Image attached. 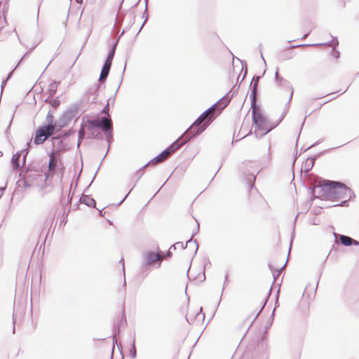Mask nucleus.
Listing matches in <instances>:
<instances>
[{
	"label": "nucleus",
	"mask_w": 359,
	"mask_h": 359,
	"mask_svg": "<svg viewBox=\"0 0 359 359\" xmlns=\"http://www.w3.org/2000/svg\"><path fill=\"white\" fill-rule=\"evenodd\" d=\"M84 135H85V131H84V129L82 127L79 131V139H83V137H84Z\"/></svg>",
	"instance_id": "obj_15"
},
{
	"label": "nucleus",
	"mask_w": 359,
	"mask_h": 359,
	"mask_svg": "<svg viewBox=\"0 0 359 359\" xmlns=\"http://www.w3.org/2000/svg\"><path fill=\"white\" fill-rule=\"evenodd\" d=\"M163 258V255H161L160 252L147 251L142 256V264L144 266H147L158 262V265L160 266Z\"/></svg>",
	"instance_id": "obj_7"
},
{
	"label": "nucleus",
	"mask_w": 359,
	"mask_h": 359,
	"mask_svg": "<svg viewBox=\"0 0 359 359\" xmlns=\"http://www.w3.org/2000/svg\"><path fill=\"white\" fill-rule=\"evenodd\" d=\"M180 147L181 144H178L177 142H175L166 149H165L163 152H161L159 155L151 159L149 162V165H156L157 164L164 162L171 156L172 154H173Z\"/></svg>",
	"instance_id": "obj_6"
},
{
	"label": "nucleus",
	"mask_w": 359,
	"mask_h": 359,
	"mask_svg": "<svg viewBox=\"0 0 359 359\" xmlns=\"http://www.w3.org/2000/svg\"><path fill=\"white\" fill-rule=\"evenodd\" d=\"M111 64H112V61H111L109 60H106L103 67L110 69Z\"/></svg>",
	"instance_id": "obj_17"
},
{
	"label": "nucleus",
	"mask_w": 359,
	"mask_h": 359,
	"mask_svg": "<svg viewBox=\"0 0 359 359\" xmlns=\"http://www.w3.org/2000/svg\"><path fill=\"white\" fill-rule=\"evenodd\" d=\"M324 197L327 200L338 201L345 199L348 189L343 184L337 182H327L323 187Z\"/></svg>",
	"instance_id": "obj_2"
},
{
	"label": "nucleus",
	"mask_w": 359,
	"mask_h": 359,
	"mask_svg": "<svg viewBox=\"0 0 359 359\" xmlns=\"http://www.w3.org/2000/svg\"><path fill=\"white\" fill-rule=\"evenodd\" d=\"M90 201H91V202H92V204H93V205H95V201H94V200L91 199Z\"/></svg>",
	"instance_id": "obj_18"
},
{
	"label": "nucleus",
	"mask_w": 359,
	"mask_h": 359,
	"mask_svg": "<svg viewBox=\"0 0 359 359\" xmlns=\"http://www.w3.org/2000/svg\"><path fill=\"white\" fill-rule=\"evenodd\" d=\"M50 104L54 107L57 108L60 105V100L57 99H53L49 101Z\"/></svg>",
	"instance_id": "obj_12"
},
{
	"label": "nucleus",
	"mask_w": 359,
	"mask_h": 359,
	"mask_svg": "<svg viewBox=\"0 0 359 359\" xmlns=\"http://www.w3.org/2000/svg\"><path fill=\"white\" fill-rule=\"evenodd\" d=\"M229 100L227 97H222L215 104L203 112L190 126L187 133L196 135L202 133L210 123L215 118V116L220 114L229 104Z\"/></svg>",
	"instance_id": "obj_1"
},
{
	"label": "nucleus",
	"mask_w": 359,
	"mask_h": 359,
	"mask_svg": "<svg viewBox=\"0 0 359 359\" xmlns=\"http://www.w3.org/2000/svg\"><path fill=\"white\" fill-rule=\"evenodd\" d=\"M109 69H110L104 67H102L99 79L100 81L106 79V78L108 76Z\"/></svg>",
	"instance_id": "obj_11"
},
{
	"label": "nucleus",
	"mask_w": 359,
	"mask_h": 359,
	"mask_svg": "<svg viewBox=\"0 0 359 359\" xmlns=\"http://www.w3.org/2000/svg\"><path fill=\"white\" fill-rule=\"evenodd\" d=\"M19 157H20V154H19V155H15V156L13 157V161L14 162V164L15 165V167H16V168H18V161Z\"/></svg>",
	"instance_id": "obj_16"
},
{
	"label": "nucleus",
	"mask_w": 359,
	"mask_h": 359,
	"mask_svg": "<svg viewBox=\"0 0 359 359\" xmlns=\"http://www.w3.org/2000/svg\"><path fill=\"white\" fill-rule=\"evenodd\" d=\"M256 94H257V90H256V85L254 86V88H253V90H252V95H250V100H251V108H252V110H253V109H258L259 108L258 106H257L256 104Z\"/></svg>",
	"instance_id": "obj_9"
},
{
	"label": "nucleus",
	"mask_w": 359,
	"mask_h": 359,
	"mask_svg": "<svg viewBox=\"0 0 359 359\" xmlns=\"http://www.w3.org/2000/svg\"><path fill=\"white\" fill-rule=\"evenodd\" d=\"M340 240H341V242L342 243V244L346 246L351 245L353 243H357L356 241H353L351 238L346 236H343V235H341L340 236Z\"/></svg>",
	"instance_id": "obj_10"
},
{
	"label": "nucleus",
	"mask_w": 359,
	"mask_h": 359,
	"mask_svg": "<svg viewBox=\"0 0 359 359\" xmlns=\"http://www.w3.org/2000/svg\"><path fill=\"white\" fill-rule=\"evenodd\" d=\"M95 126L100 127L103 130L107 131L111 129V123L108 118H104L101 122L96 121L93 123Z\"/></svg>",
	"instance_id": "obj_8"
},
{
	"label": "nucleus",
	"mask_w": 359,
	"mask_h": 359,
	"mask_svg": "<svg viewBox=\"0 0 359 359\" xmlns=\"http://www.w3.org/2000/svg\"><path fill=\"white\" fill-rule=\"evenodd\" d=\"M278 82H279V83H280H280H281V82L283 81V80H282V79H278Z\"/></svg>",
	"instance_id": "obj_19"
},
{
	"label": "nucleus",
	"mask_w": 359,
	"mask_h": 359,
	"mask_svg": "<svg viewBox=\"0 0 359 359\" xmlns=\"http://www.w3.org/2000/svg\"><path fill=\"white\" fill-rule=\"evenodd\" d=\"M252 112L253 122L259 130L268 133L272 129V126H271L270 122L264 116L260 108L255 109H253Z\"/></svg>",
	"instance_id": "obj_4"
},
{
	"label": "nucleus",
	"mask_w": 359,
	"mask_h": 359,
	"mask_svg": "<svg viewBox=\"0 0 359 359\" xmlns=\"http://www.w3.org/2000/svg\"><path fill=\"white\" fill-rule=\"evenodd\" d=\"M65 167L62 161L61 151L56 150L49 154V161L48 165V172L46 173V177L53 176L59 173L62 175Z\"/></svg>",
	"instance_id": "obj_3"
},
{
	"label": "nucleus",
	"mask_w": 359,
	"mask_h": 359,
	"mask_svg": "<svg viewBox=\"0 0 359 359\" xmlns=\"http://www.w3.org/2000/svg\"><path fill=\"white\" fill-rule=\"evenodd\" d=\"M114 53H115V46H114L112 48V49L111 50V51L108 54L107 60H109L112 61L113 58H114Z\"/></svg>",
	"instance_id": "obj_13"
},
{
	"label": "nucleus",
	"mask_w": 359,
	"mask_h": 359,
	"mask_svg": "<svg viewBox=\"0 0 359 359\" xmlns=\"http://www.w3.org/2000/svg\"><path fill=\"white\" fill-rule=\"evenodd\" d=\"M248 180H249V186L252 187L253 186L254 182L255 180V176L253 174H252L250 175Z\"/></svg>",
	"instance_id": "obj_14"
},
{
	"label": "nucleus",
	"mask_w": 359,
	"mask_h": 359,
	"mask_svg": "<svg viewBox=\"0 0 359 359\" xmlns=\"http://www.w3.org/2000/svg\"><path fill=\"white\" fill-rule=\"evenodd\" d=\"M55 126L53 124H48L39 127L36 130L34 142L36 144H43L50 136H51L55 131Z\"/></svg>",
	"instance_id": "obj_5"
}]
</instances>
